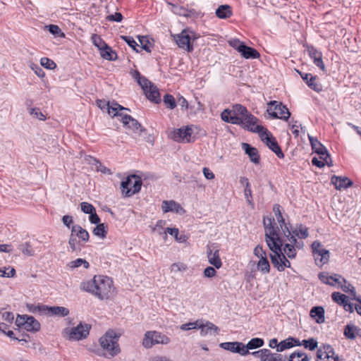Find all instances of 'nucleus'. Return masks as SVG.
<instances>
[{
  "label": "nucleus",
  "mask_w": 361,
  "mask_h": 361,
  "mask_svg": "<svg viewBox=\"0 0 361 361\" xmlns=\"http://www.w3.org/2000/svg\"><path fill=\"white\" fill-rule=\"evenodd\" d=\"M281 238L283 240L282 253H284L290 259L295 258L297 254L296 249L302 248L304 245L303 242L298 241L296 238L295 242H292L289 236Z\"/></svg>",
  "instance_id": "11"
},
{
  "label": "nucleus",
  "mask_w": 361,
  "mask_h": 361,
  "mask_svg": "<svg viewBox=\"0 0 361 361\" xmlns=\"http://www.w3.org/2000/svg\"><path fill=\"white\" fill-rule=\"evenodd\" d=\"M251 132L257 133L262 141L265 143L267 146L271 151H273L279 158L284 157V154L276 139L272 136V135L266 128L260 125H257Z\"/></svg>",
  "instance_id": "5"
},
{
  "label": "nucleus",
  "mask_w": 361,
  "mask_h": 361,
  "mask_svg": "<svg viewBox=\"0 0 361 361\" xmlns=\"http://www.w3.org/2000/svg\"><path fill=\"white\" fill-rule=\"evenodd\" d=\"M37 309L39 312H44L45 314L49 316H56V317H66L69 314V310L64 307L59 306H53L48 307L45 305L37 306Z\"/></svg>",
  "instance_id": "16"
},
{
  "label": "nucleus",
  "mask_w": 361,
  "mask_h": 361,
  "mask_svg": "<svg viewBox=\"0 0 361 361\" xmlns=\"http://www.w3.org/2000/svg\"><path fill=\"white\" fill-rule=\"evenodd\" d=\"M91 39L93 44L99 50L102 49V48H103L104 46L106 47V43L101 38L100 36L94 34L92 35Z\"/></svg>",
  "instance_id": "53"
},
{
  "label": "nucleus",
  "mask_w": 361,
  "mask_h": 361,
  "mask_svg": "<svg viewBox=\"0 0 361 361\" xmlns=\"http://www.w3.org/2000/svg\"><path fill=\"white\" fill-rule=\"evenodd\" d=\"M142 186L141 179L136 175L128 176L121 183L122 192L126 197H130L138 192Z\"/></svg>",
  "instance_id": "7"
},
{
  "label": "nucleus",
  "mask_w": 361,
  "mask_h": 361,
  "mask_svg": "<svg viewBox=\"0 0 361 361\" xmlns=\"http://www.w3.org/2000/svg\"><path fill=\"white\" fill-rule=\"evenodd\" d=\"M319 279L324 283L334 286V283L331 281V280H333V276H328L325 273H320L319 274Z\"/></svg>",
  "instance_id": "62"
},
{
  "label": "nucleus",
  "mask_w": 361,
  "mask_h": 361,
  "mask_svg": "<svg viewBox=\"0 0 361 361\" xmlns=\"http://www.w3.org/2000/svg\"><path fill=\"white\" fill-rule=\"evenodd\" d=\"M81 210L85 214H91L92 213H94L95 212L94 207L86 202H83L80 204Z\"/></svg>",
  "instance_id": "56"
},
{
  "label": "nucleus",
  "mask_w": 361,
  "mask_h": 361,
  "mask_svg": "<svg viewBox=\"0 0 361 361\" xmlns=\"http://www.w3.org/2000/svg\"><path fill=\"white\" fill-rule=\"evenodd\" d=\"M267 111L272 118H280L284 121H288L290 116L288 108L283 105L281 102L277 101H271L268 103Z\"/></svg>",
  "instance_id": "9"
},
{
  "label": "nucleus",
  "mask_w": 361,
  "mask_h": 361,
  "mask_svg": "<svg viewBox=\"0 0 361 361\" xmlns=\"http://www.w3.org/2000/svg\"><path fill=\"white\" fill-rule=\"evenodd\" d=\"M92 233L94 235L102 239L105 238L107 234V225L104 224H99L93 229Z\"/></svg>",
  "instance_id": "42"
},
{
  "label": "nucleus",
  "mask_w": 361,
  "mask_h": 361,
  "mask_svg": "<svg viewBox=\"0 0 361 361\" xmlns=\"http://www.w3.org/2000/svg\"><path fill=\"white\" fill-rule=\"evenodd\" d=\"M105 20L110 22H121L123 20V16L121 13L116 12L114 14L109 15L106 16Z\"/></svg>",
  "instance_id": "60"
},
{
  "label": "nucleus",
  "mask_w": 361,
  "mask_h": 361,
  "mask_svg": "<svg viewBox=\"0 0 361 361\" xmlns=\"http://www.w3.org/2000/svg\"><path fill=\"white\" fill-rule=\"evenodd\" d=\"M252 354L260 357L262 361H276V357H279V356H276V354L271 353L268 349H262L252 353Z\"/></svg>",
  "instance_id": "34"
},
{
  "label": "nucleus",
  "mask_w": 361,
  "mask_h": 361,
  "mask_svg": "<svg viewBox=\"0 0 361 361\" xmlns=\"http://www.w3.org/2000/svg\"><path fill=\"white\" fill-rule=\"evenodd\" d=\"M99 51L101 56L106 60L114 61L117 59L116 53L107 44Z\"/></svg>",
  "instance_id": "37"
},
{
  "label": "nucleus",
  "mask_w": 361,
  "mask_h": 361,
  "mask_svg": "<svg viewBox=\"0 0 361 361\" xmlns=\"http://www.w3.org/2000/svg\"><path fill=\"white\" fill-rule=\"evenodd\" d=\"M340 286L344 292L348 293L351 295L352 299H353V300L356 299L355 288L351 284L345 283V285H343V283H342Z\"/></svg>",
  "instance_id": "58"
},
{
  "label": "nucleus",
  "mask_w": 361,
  "mask_h": 361,
  "mask_svg": "<svg viewBox=\"0 0 361 361\" xmlns=\"http://www.w3.org/2000/svg\"><path fill=\"white\" fill-rule=\"evenodd\" d=\"M310 316L317 318V322L321 323L324 321V310L322 307H314L310 310Z\"/></svg>",
  "instance_id": "38"
},
{
  "label": "nucleus",
  "mask_w": 361,
  "mask_h": 361,
  "mask_svg": "<svg viewBox=\"0 0 361 361\" xmlns=\"http://www.w3.org/2000/svg\"><path fill=\"white\" fill-rule=\"evenodd\" d=\"M68 245L72 252H78L80 251V247L79 246V241L76 239L75 236L71 233L70 238L68 240Z\"/></svg>",
  "instance_id": "51"
},
{
  "label": "nucleus",
  "mask_w": 361,
  "mask_h": 361,
  "mask_svg": "<svg viewBox=\"0 0 361 361\" xmlns=\"http://www.w3.org/2000/svg\"><path fill=\"white\" fill-rule=\"evenodd\" d=\"M301 343L298 339H296L293 337H289L282 341H281L279 345L276 350L278 352H282L286 349H289L293 346H300Z\"/></svg>",
  "instance_id": "29"
},
{
  "label": "nucleus",
  "mask_w": 361,
  "mask_h": 361,
  "mask_svg": "<svg viewBox=\"0 0 361 361\" xmlns=\"http://www.w3.org/2000/svg\"><path fill=\"white\" fill-rule=\"evenodd\" d=\"M71 234L75 236V238H78L82 242L86 243L89 240V233L80 225L76 224L71 226Z\"/></svg>",
  "instance_id": "28"
},
{
  "label": "nucleus",
  "mask_w": 361,
  "mask_h": 361,
  "mask_svg": "<svg viewBox=\"0 0 361 361\" xmlns=\"http://www.w3.org/2000/svg\"><path fill=\"white\" fill-rule=\"evenodd\" d=\"M164 103L170 109H173L176 106V102L171 94H166L164 97Z\"/></svg>",
  "instance_id": "50"
},
{
  "label": "nucleus",
  "mask_w": 361,
  "mask_h": 361,
  "mask_svg": "<svg viewBox=\"0 0 361 361\" xmlns=\"http://www.w3.org/2000/svg\"><path fill=\"white\" fill-rule=\"evenodd\" d=\"M288 361H310V359L305 353L294 352L290 355Z\"/></svg>",
  "instance_id": "47"
},
{
  "label": "nucleus",
  "mask_w": 361,
  "mask_h": 361,
  "mask_svg": "<svg viewBox=\"0 0 361 361\" xmlns=\"http://www.w3.org/2000/svg\"><path fill=\"white\" fill-rule=\"evenodd\" d=\"M80 288L102 300L110 299L115 295L113 281L104 275H95L92 279L82 281Z\"/></svg>",
  "instance_id": "3"
},
{
  "label": "nucleus",
  "mask_w": 361,
  "mask_h": 361,
  "mask_svg": "<svg viewBox=\"0 0 361 361\" xmlns=\"http://www.w3.org/2000/svg\"><path fill=\"white\" fill-rule=\"evenodd\" d=\"M30 114L32 115L34 117L41 120L44 121L46 119L45 116L42 113L39 109L38 108H32L30 109Z\"/></svg>",
  "instance_id": "63"
},
{
  "label": "nucleus",
  "mask_w": 361,
  "mask_h": 361,
  "mask_svg": "<svg viewBox=\"0 0 361 361\" xmlns=\"http://www.w3.org/2000/svg\"><path fill=\"white\" fill-rule=\"evenodd\" d=\"M165 224L166 221L159 220L155 224V226L152 228V231L158 233L159 235H161L164 238H166L167 234L164 228Z\"/></svg>",
  "instance_id": "44"
},
{
  "label": "nucleus",
  "mask_w": 361,
  "mask_h": 361,
  "mask_svg": "<svg viewBox=\"0 0 361 361\" xmlns=\"http://www.w3.org/2000/svg\"><path fill=\"white\" fill-rule=\"evenodd\" d=\"M221 118L226 123L240 126L250 132L258 122V118L240 104L233 105L231 109H224L221 114Z\"/></svg>",
  "instance_id": "2"
},
{
  "label": "nucleus",
  "mask_w": 361,
  "mask_h": 361,
  "mask_svg": "<svg viewBox=\"0 0 361 361\" xmlns=\"http://www.w3.org/2000/svg\"><path fill=\"white\" fill-rule=\"evenodd\" d=\"M313 151L319 156V159H329L326 148L316 137L308 136Z\"/></svg>",
  "instance_id": "19"
},
{
  "label": "nucleus",
  "mask_w": 361,
  "mask_h": 361,
  "mask_svg": "<svg viewBox=\"0 0 361 361\" xmlns=\"http://www.w3.org/2000/svg\"><path fill=\"white\" fill-rule=\"evenodd\" d=\"M229 44L240 53L245 43L238 39H233L229 41Z\"/></svg>",
  "instance_id": "61"
},
{
  "label": "nucleus",
  "mask_w": 361,
  "mask_h": 361,
  "mask_svg": "<svg viewBox=\"0 0 361 361\" xmlns=\"http://www.w3.org/2000/svg\"><path fill=\"white\" fill-rule=\"evenodd\" d=\"M132 76L137 80V83L140 87L145 86L149 84V80L145 76L141 75L138 71H134L131 73Z\"/></svg>",
  "instance_id": "46"
},
{
  "label": "nucleus",
  "mask_w": 361,
  "mask_h": 361,
  "mask_svg": "<svg viewBox=\"0 0 361 361\" xmlns=\"http://www.w3.org/2000/svg\"><path fill=\"white\" fill-rule=\"evenodd\" d=\"M307 86L317 92H321L323 90L322 85L318 82L317 76H310L307 83Z\"/></svg>",
  "instance_id": "43"
},
{
  "label": "nucleus",
  "mask_w": 361,
  "mask_h": 361,
  "mask_svg": "<svg viewBox=\"0 0 361 361\" xmlns=\"http://www.w3.org/2000/svg\"><path fill=\"white\" fill-rule=\"evenodd\" d=\"M50 33L56 37H64L65 35L61 28L56 25H49L46 26Z\"/></svg>",
  "instance_id": "52"
},
{
  "label": "nucleus",
  "mask_w": 361,
  "mask_h": 361,
  "mask_svg": "<svg viewBox=\"0 0 361 361\" xmlns=\"http://www.w3.org/2000/svg\"><path fill=\"white\" fill-rule=\"evenodd\" d=\"M291 233L295 235V238L298 237L299 238L305 239L309 235L307 228L302 224H300L294 230H292Z\"/></svg>",
  "instance_id": "39"
},
{
  "label": "nucleus",
  "mask_w": 361,
  "mask_h": 361,
  "mask_svg": "<svg viewBox=\"0 0 361 361\" xmlns=\"http://www.w3.org/2000/svg\"><path fill=\"white\" fill-rule=\"evenodd\" d=\"M170 339L165 334L155 331H147L142 340V345L146 348H150L156 344H168Z\"/></svg>",
  "instance_id": "8"
},
{
  "label": "nucleus",
  "mask_w": 361,
  "mask_h": 361,
  "mask_svg": "<svg viewBox=\"0 0 361 361\" xmlns=\"http://www.w3.org/2000/svg\"><path fill=\"white\" fill-rule=\"evenodd\" d=\"M317 361H340L335 354L334 348L330 345H324L317 350Z\"/></svg>",
  "instance_id": "14"
},
{
  "label": "nucleus",
  "mask_w": 361,
  "mask_h": 361,
  "mask_svg": "<svg viewBox=\"0 0 361 361\" xmlns=\"http://www.w3.org/2000/svg\"><path fill=\"white\" fill-rule=\"evenodd\" d=\"M207 253L209 264L213 265L216 269L221 268L222 262L219 257V250L215 246V244H213L212 246H208Z\"/></svg>",
  "instance_id": "18"
},
{
  "label": "nucleus",
  "mask_w": 361,
  "mask_h": 361,
  "mask_svg": "<svg viewBox=\"0 0 361 361\" xmlns=\"http://www.w3.org/2000/svg\"><path fill=\"white\" fill-rule=\"evenodd\" d=\"M242 148L245 150V154L248 155L252 162L256 164L259 163V155L257 148L247 143H242Z\"/></svg>",
  "instance_id": "24"
},
{
  "label": "nucleus",
  "mask_w": 361,
  "mask_h": 361,
  "mask_svg": "<svg viewBox=\"0 0 361 361\" xmlns=\"http://www.w3.org/2000/svg\"><path fill=\"white\" fill-rule=\"evenodd\" d=\"M105 105L107 106L108 114L113 117L120 116L122 118L125 114H123V113H121L120 111H121L123 110L129 111L128 109L124 108L123 106H121L120 104H118L117 103H114V102H112L111 104L108 102Z\"/></svg>",
  "instance_id": "31"
},
{
  "label": "nucleus",
  "mask_w": 361,
  "mask_h": 361,
  "mask_svg": "<svg viewBox=\"0 0 361 361\" xmlns=\"http://www.w3.org/2000/svg\"><path fill=\"white\" fill-rule=\"evenodd\" d=\"M141 87L148 99L157 104L160 102V94L157 86L149 81V84L147 85L146 87L145 86H142Z\"/></svg>",
  "instance_id": "20"
},
{
  "label": "nucleus",
  "mask_w": 361,
  "mask_h": 361,
  "mask_svg": "<svg viewBox=\"0 0 361 361\" xmlns=\"http://www.w3.org/2000/svg\"><path fill=\"white\" fill-rule=\"evenodd\" d=\"M253 252H254V255L259 259H263L264 257V258L267 257L266 252L263 250L262 247L260 245H257L255 247V248L254 249Z\"/></svg>",
  "instance_id": "64"
},
{
  "label": "nucleus",
  "mask_w": 361,
  "mask_h": 361,
  "mask_svg": "<svg viewBox=\"0 0 361 361\" xmlns=\"http://www.w3.org/2000/svg\"><path fill=\"white\" fill-rule=\"evenodd\" d=\"M240 53L245 59H258L260 56L259 53L256 49L245 44H244Z\"/></svg>",
  "instance_id": "36"
},
{
  "label": "nucleus",
  "mask_w": 361,
  "mask_h": 361,
  "mask_svg": "<svg viewBox=\"0 0 361 361\" xmlns=\"http://www.w3.org/2000/svg\"><path fill=\"white\" fill-rule=\"evenodd\" d=\"M199 326V320H197L194 322H189L186 324H181L180 326V329L183 331H188L191 329H197Z\"/></svg>",
  "instance_id": "59"
},
{
  "label": "nucleus",
  "mask_w": 361,
  "mask_h": 361,
  "mask_svg": "<svg viewBox=\"0 0 361 361\" xmlns=\"http://www.w3.org/2000/svg\"><path fill=\"white\" fill-rule=\"evenodd\" d=\"M279 226L281 228V232L283 233V237L284 236H289L290 240H291L292 242L295 241V235L292 234L290 228L287 226L284 218H281V219L277 220Z\"/></svg>",
  "instance_id": "40"
},
{
  "label": "nucleus",
  "mask_w": 361,
  "mask_h": 361,
  "mask_svg": "<svg viewBox=\"0 0 361 361\" xmlns=\"http://www.w3.org/2000/svg\"><path fill=\"white\" fill-rule=\"evenodd\" d=\"M257 269L261 271L263 274H269L270 271V264L267 259V257L259 259L257 263Z\"/></svg>",
  "instance_id": "41"
},
{
  "label": "nucleus",
  "mask_w": 361,
  "mask_h": 361,
  "mask_svg": "<svg viewBox=\"0 0 361 361\" xmlns=\"http://www.w3.org/2000/svg\"><path fill=\"white\" fill-rule=\"evenodd\" d=\"M121 121L123 123L124 126L132 130L133 131H134V132H137L138 130L142 131L141 125L138 123V121L137 120H135L130 116L125 114L122 117Z\"/></svg>",
  "instance_id": "25"
},
{
  "label": "nucleus",
  "mask_w": 361,
  "mask_h": 361,
  "mask_svg": "<svg viewBox=\"0 0 361 361\" xmlns=\"http://www.w3.org/2000/svg\"><path fill=\"white\" fill-rule=\"evenodd\" d=\"M305 348L310 350H314L317 348L318 342L314 338H310L307 340H303L300 343Z\"/></svg>",
  "instance_id": "49"
},
{
  "label": "nucleus",
  "mask_w": 361,
  "mask_h": 361,
  "mask_svg": "<svg viewBox=\"0 0 361 361\" xmlns=\"http://www.w3.org/2000/svg\"><path fill=\"white\" fill-rule=\"evenodd\" d=\"M119 336L114 331H109L99 340V345L106 353V357H113L121 352L118 344Z\"/></svg>",
  "instance_id": "4"
},
{
  "label": "nucleus",
  "mask_w": 361,
  "mask_h": 361,
  "mask_svg": "<svg viewBox=\"0 0 361 361\" xmlns=\"http://www.w3.org/2000/svg\"><path fill=\"white\" fill-rule=\"evenodd\" d=\"M16 324L27 331L37 332L40 329L39 322L32 316L27 314L18 315L16 319Z\"/></svg>",
  "instance_id": "10"
},
{
  "label": "nucleus",
  "mask_w": 361,
  "mask_h": 361,
  "mask_svg": "<svg viewBox=\"0 0 361 361\" xmlns=\"http://www.w3.org/2000/svg\"><path fill=\"white\" fill-rule=\"evenodd\" d=\"M331 298L338 305L342 306L343 309L353 313L354 312V305L349 301L348 297L339 292H334L331 294Z\"/></svg>",
  "instance_id": "17"
},
{
  "label": "nucleus",
  "mask_w": 361,
  "mask_h": 361,
  "mask_svg": "<svg viewBox=\"0 0 361 361\" xmlns=\"http://www.w3.org/2000/svg\"><path fill=\"white\" fill-rule=\"evenodd\" d=\"M69 340L80 341L87 337L89 334L87 325L78 324L76 327L66 329Z\"/></svg>",
  "instance_id": "15"
},
{
  "label": "nucleus",
  "mask_w": 361,
  "mask_h": 361,
  "mask_svg": "<svg viewBox=\"0 0 361 361\" xmlns=\"http://www.w3.org/2000/svg\"><path fill=\"white\" fill-rule=\"evenodd\" d=\"M199 326L197 329H200V335L202 336H205L207 334L212 335L213 333L214 334H217L219 331L216 326L209 322L203 324L202 321H199Z\"/></svg>",
  "instance_id": "23"
},
{
  "label": "nucleus",
  "mask_w": 361,
  "mask_h": 361,
  "mask_svg": "<svg viewBox=\"0 0 361 361\" xmlns=\"http://www.w3.org/2000/svg\"><path fill=\"white\" fill-rule=\"evenodd\" d=\"M161 208L164 213H167L169 212H175L176 213H179L180 211L183 210V208L180 207V205L173 200L163 201Z\"/></svg>",
  "instance_id": "33"
},
{
  "label": "nucleus",
  "mask_w": 361,
  "mask_h": 361,
  "mask_svg": "<svg viewBox=\"0 0 361 361\" xmlns=\"http://www.w3.org/2000/svg\"><path fill=\"white\" fill-rule=\"evenodd\" d=\"M239 182L242 185H243L245 187L244 195H245V199L247 200V202L250 205L253 206L252 190L250 188V185L248 179L244 176L240 177Z\"/></svg>",
  "instance_id": "32"
},
{
  "label": "nucleus",
  "mask_w": 361,
  "mask_h": 361,
  "mask_svg": "<svg viewBox=\"0 0 361 361\" xmlns=\"http://www.w3.org/2000/svg\"><path fill=\"white\" fill-rule=\"evenodd\" d=\"M265 241L269 250L270 259L272 264L279 271H283L286 267H290V262L287 255L282 253L283 240L280 236L279 227L275 223V219L271 216L264 217Z\"/></svg>",
  "instance_id": "1"
},
{
  "label": "nucleus",
  "mask_w": 361,
  "mask_h": 361,
  "mask_svg": "<svg viewBox=\"0 0 361 361\" xmlns=\"http://www.w3.org/2000/svg\"><path fill=\"white\" fill-rule=\"evenodd\" d=\"M215 13L221 19L228 18L232 16L231 7L227 4L221 5L216 8Z\"/></svg>",
  "instance_id": "35"
},
{
  "label": "nucleus",
  "mask_w": 361,
  "mask_h": 361,
  "mask_svg": "<svg viewBox=\"0 0 361 361\" xmlns=\"http://www.w3.org/2000/svg\"><path fill=\"white\" fill-rule=\"evenodd\" d=\"M68 266L71 269H75V268H78V267H79L80 266H83L84 268L88 269L89 267H90V264L85 259H81V258H78V259H77L75 260H73V261L70 262L69 264H68Z\"/></svg>",
  "instance_id": "48"
},
{
  "label": "nucleus",
  "mask_w": 361,
  "mask_h": 361,
  "mask_svg": "<svg viewBox=\"0 0 361 361\" xmlns=\"http://www.w3.org/2000/svg\"><path fill=\"white\" fill-rule=\"evenodd\" d=\"M219 347L226 350L231 351L232 353H239L243 355V343L234 341V342H224L221 343L219 344Z\"/></svg>",
  "instance_id": "27"
},
{
  "label": "nucleus",
  "mask_w": 361,
  "mask_h": 361,
  "mask_svg": "<svg viewBox=\"0 0 361 361\" xmlns=\"http://www.w3.org/2000/svg\"><path fill=\"white\" fill-rule=\"evenodd\" d=\"M40 64L42 66L45 68L53 70L56 67V63L51 59H49L47 57H43L40 60Z\"/></svg>",
  "instance_id": "55"
},
{
  "label": "nucleus",
  "mask_w": 361,
  "mask_h": 361,
  "mask_svg": "<svg viewBox=\"0 0 361 361\" xmlns=\"http://www.w3.org/2000/svg\"><path fill=\"white\" fill-rule=\"evenodd\" d=\"M188 269V267L183 262H177L173 263L171 266V271L177 273V272H183Z\"/></svg>",
  "instance_id": "54"
},
{
  "label": "nucleus",
  "mask_w": 361,
  "mask_h": 361,
  "mask_svg": "<svg viewBox=\"0 0 361 361\" xmlns=\"http://www.w3.org/2000/svg\"><path fill=\"white\" fill-rule=\"evenodd\" d=\"M16 275V270L14 268H0V276L12 278Z\"/></svg>",
  "instance_id": "57"
},
{
  "label": "nucleus",
  "mask_w": 361,
  "mask_h": 361,
  "mask_svg": "<svg viewBox=\"0 0 361 361\" xmlns=\"http://www.w3.org/2000/svg\"><path fill=\"white\" fill-rule=\"evenodd\" d=\"M192 132V126H183L174 130L171 133V137L176 142H190Z\"/></svg>",
  "instance_id": "13"
},
{
  "label": "nucleus",
  "mask_w": 361,
  "mask_h": 361,
  "mask_svg": "<svg viewBox=\"0 0 361 361\" xmlns=\"http://www.w3.org/2000/svg\"><path fill=\"white\" fill-rule=\"evenodd\" d=\"M199 37L194 31L190 29H184L180 33L173 36V38L179 48L191 52L193 50L192 42Z\"/></svg>",
  "instance_id": "6"
},
{
  "label": "nucleus",
  "mask_w": 361,
  "mask_h": 361,
  "mask_svg": "<svg viewBox=\"0 0 361 361\" xmlns=\"http://www.w3.org/2000/svg\"><path fill=\"white\" fill-rule=\"evenodd\" d=\"M264 345V341L259 338H252L246 345L243 343L242 351L243 355H246L249 353L248 350H253L262 347Z\"/></svg>",
  "instance_id": "30"
},
{
  "label": "nucleus",
  "mask_w": 361,
  "mask_h": 361,
  "mask_svg": "<svg viewBox=\"0 0 361 361\" xmlns=\"http://www.w3.org/2000/svg\"><path fill=\"white\" fill-rule=\"evenodd\" d=\"M312 249L315 262L317 265L322 266L328 262L329 259V252L323 248L319 241L313 242Z\"/></svg>",
  "instance_id": "12"
},
{
  "label": "nucleus",
  "mask_w": 361,
  "mask_h": 361,
  "mask_svg": "<svg viewBox=\"0 0 361 361\" xmlns=\"http://www.w3.org/2000/svg\"><path fill=\"white\" fill-rule=\"evenodd\" d=\"M331 182L334 185L336 190L346 189L353 185V183L347 177L333 176Z\"/></svg>",
  "instance_id": "22"
},
{
  "label": "nucleus",
  "mask_w": 361,
  "mask_h": 361,
  "mask_svg": "<svg viewBox=\"0 0 361 361\" xmlns=\"http://www.w3.org/2000/svg\"><path fill=\"white\" fill-rule=\"evenodd\" d=\"M18 249L22 252L24 255L33 256L35 255V250L32 248L30 243L25 242L18 245Z\"/></svg>",
  "instance_id": "45"
},
{
  "label": "nucleus",
  "mask_w": 361,
  "mask_h": 361,
  "mask_svg": "<svg viewBox=\"0 0 361 361\" xmlns=\"http://www.w3.org/2000/svg\"><path fill=\"white\" fill-rule=\"evenodd\" d=\"M344 336L350 340H354L357 336L361 337V328L354 324H347L343 331Z\"/></svg>",
  "instance_id": "26"
},
{
  "label": "nucleus",
  "mask_w": 361,
  "mask_h": 361,
  "mask_svg": "<svg viewBox=\"0 0 361 361\" xmlns=\"http://www.w3.org/2000/svg\"><path fill=\"white\" fill-rule=\"evenodd\" d=\"M309 56L313 59L314 63L321 70L324 71L326 70L325 65L322 60V54L314 47L310 46L307 47Z\"/></svg>",
  "instance_id": "21"
}]
</instances>
